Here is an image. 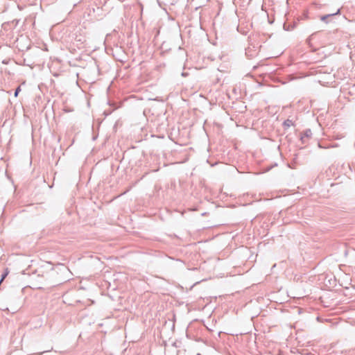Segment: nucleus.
Returning a JSON list of instances; mask_svg holds the SVG:
<instances>
[{
    "mask_svg": "<svg viewBox=\"0 0 355 355\" xmlns=\"http://www.w3.org/2000/svg\"><path fill=\"white\" fill-rule=\"evenodd\" d=\"M21 91V87H18L16 90H15V97H17L19 93Z\"/></svg>",
    "mask_w": 355,
    "mask_h": 355,
    "instance_id": "2",
    "label": "nucleus"
},
{
    "mask_svg": "<svg viewBox=\"0 0 355 355\" xmlns=\"http://www.w3.org/2000/svg\"><path fill=\"white\" fill-rule=\"evenodd\" d=\"M8 269H6V272L2 276L0 283L4 279V278L8 275Z\"/></svg>",
    "mask_w": 355,
    "mask_h": 355,
    "instance_id": "3",
    "label": "nucleus"
},
{
    "mask_svg": "<svg viewBox=\"0 0 355 355\" xmlns=\"http://www.w3.org/2000/svg\"><path fill=\"white\" fill-rule=\"evenodd\" d=\"M76 40L80 44H83L85 42V36L83 35H80L79 37L76 36Z\"/></svg>",
    "mask_w": 355,
    "mask_h": 355,
    "instance_id": "1",
    "label": "nucleus"
}]
</instances>
